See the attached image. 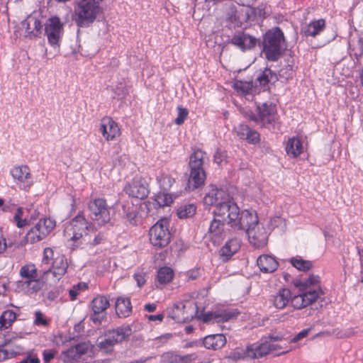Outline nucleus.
<instances>
[{"label": "nucleus", "mask_w": 363, "mask_h": 363, "mask_svg": "<svg viewBox=\"0 0 363 363\" xmlns=\"http://www.w3.org/2000/svg\"><path fill=\"white\" fill-rule=\"evenodd\" d=\"M291 299V291L286 287H281L269 298V303L277 310L285 308Z\"/></svg>", "instance_id": "4be33fe9"}, {"label": "nucleus", "mask_w": 363, "mask_h": 363, "mask_svg": "<svg viewBox=\"0 0 363 363\" xmlns=\"http://www.w3.org/2000/svg\"><path fill=\"white\" fill-rule=\"evenodd\" d=\"M298 291L302 293L308 306L316 302L320 298V296L324 294L322 288L309 289Z\"/></svg>", "instance_id": "58836bf2"}, {"label": "nucleus", "mask_w": 363, "mask_h": 363, "mask_svg": "<svg viewBox=\"0 0 363 363\" xmlns=\"http://www.w3.org/2000/svg\"><path fill=\"white\" fill-rule=\"evenodd\" d=\"M68 266L65 256L57 255L54 258L51 267L42 274L43 281L49 285L56 284L66 274Z\"/></svg>", "instance_id": "6e6552de"}, {"label": "nucleus", "mask_w": 363, "mask_h": 363, "mask_svg": "<svg viewBox=\"0 0 363 363\" xmlns=\"http://www.w3.org/2000/svg\"><path fill=\"white\" fill-rule=\"evenodd\" d=\"M289 303L296 310H301L308 306L301 292L298 295H291V299Z\"/></svg>", "instance_id": "3c124183"}, {"label": "nucleus", "mask_w": 363, "mask_h": 363, "mask_svg": "<svg viewBox=\"0 0 363 363\" xmlns=\"http://www.w3.org/2000/svg\"><path fill=\"white\" fill-rule=\"evenodd\" d=\"M169 220L167 218L160 219L149 230V240L156 248L166 247L170 242Z\"/></svg>", "instance_id": "20e7f679"}, {"label": "nucleus", "mask_w": 363, "mask_h": 363, "mask_svg": "<svg viewBox=\"0 0 363 363\" xmlns=\"http://www.w3.org/2000/svg\"><path fill=\"white\" fill-rule=\"evenodd\" d=\"M11 174L21 189L28 191L33 184L30 170L27 165L14 167Z\"/></svg>", "instance_id": "f3484780"}, {"label": "nucleus", "mask_w": 363, "mask_h": 363, "mask_svg": "<svg viewBox=\"0 0 363 363\" xmlns=\"http://www.w3.org/2000/svg\"><path fill=\"white\" fill-rule=\"evenodd\" d=\"M132 304L128 297L121 296L116 299L115 309L119 318H127L132 313Z\"/></svg>", "instance_id": "473e14b6"}, {"label": "nucleus", "mask_w": 363, "mask_h": 363, "mask_svg": "<svg viewBox=\"0 0 363 363\" xmlns=\"http://www.w3.org/2000/svg\"><path fill=\"white\" fill-rule=\"evenodd\" d=\"M116 345L127 340L132 334V328L130 325H121L116 328L109 330L106 333Z\"/></svg>", "instance_id": "a878e982"}, {"label": "nucleus", "mask_w": 363, "mask_h": 363, "mask_svg": "<svg viewBox=\"0 0 363 363\" xmlns=\"http://www.w3.org/2000/svg\"><path fill=\"white\" fill-rule=\"evenodd\" d=\"M102 0H78L74 9V19L79 27H88L101 12Z\"/></svg>", "instance_id": "f03ea898"}, {"label": "nucleus", "mask_w": 363, "mask_h": 363, "mask_svg": "<svg viewBox=\"0 0 363 363\" xmlns=\"http://www.w3.org/2000/svg\"><path fill=\"white\" fill-rule=\"evenodd\" d=\"M33 325L41 328H48L51 322V319L48 318L46 315L41 311L38 310L34 312Z\"/></svg>", "instance_id": "37998d69"}, {"label": "nucleus", "mask_w": 363, "mask_h": 363, "mask_svg": "<svg viewBox=\"0 0 363 363\" xmlns=\"http://www.w3.org/2000/svg\"><path fill=\"white\" fill-rule=\"evenodd\" d=\"M23 26L26 28V33L29 36H38L42 31L41 21L34 16H28L23 22Z\"/></svg>", "instance_id": "f704fd0d"}, {"label": "nucleus", "mask_w": 363, "mask_h": 363, "mask_svg": "<svg viewBox=\"0 0 363 363\" xmlns=\"http://www.w3.org/2000/svg\"><path fill=\"white\" fill-rule=\"evenodd\" d=\"M230 358L235 361L259 358L257 343L249 345L246 347H236L230 353Z\"/></svg>", "instance_id": "5701e85b"}, {"label": "nucleus", "mask_w": 363, "mask_h": 363, "mask_svg": "<svg viewBox=\"0 0 363 363\" xmlns=\"http://www.w3.org/2000/svg\"><path fill=\"white\" fill-rule=\"evenodd\" d=\"M257 115L252 114L250 120L261 127L267 128L274 125L278 118L276 105L272 103H264L257 107Z\"/></svg>", "instance_id": "9b49d317"}, {"label": "nucleus", "mask_w": 363, "mask_h": 363, "mask_svg": "<svg viewBox=\"0 0 363 363\" xmlns=\"http://www.w3.org/2000/svg\"><path fill=\"white\" fill-rule=\"evenodd\" d=\"M261 225L259 223V219L255 211L244 210L240 211L236 226L234 230H247L251 227H257Z\"/></svg>", "instance_id": "6ab92c4d"}, {"label": "nucleus", "mask_w": 363, "mask_h": 363, "mask_svg": "<svg viewBox=\"0 0 363 363\" xmlns=\"http://www.w3.org/2000/svg\"><path fill=\"white\" fill-rule=\"evenodd\" d=\"M174 276V272L171 267H162L157 272L156 281L160 284H167L172 281Z\"/></svg>", "instance_id": "ea45409f"}, {"label": "nucleus", "mask_w": 363, "mask_h": 363, "mask_svg": "<svg viewBox=\"0 0 363 363\" xmlns=\"http://www.w3.org/2000/svg\"><path fill=\"white\" fill-rule=\"evenodd\" d=\"M184 308L185 306L184 305L182 306L174 305L172 309L171 317L177 322H185L188 319V317L184 313L183 311Z\"/></svg>", "instance_id": "09e8293b"}, {"label": "nucleus", "mask_w": 363, "mask_h": 363, "mask_svg": "<svg viewBox=\"0 0 363 363\" xmlns=\"http://www.w3.org/2000/svg\"><path fill=\"white\" fill-rule=\"evenodd\" d=\"M282 337L278 335H269L264 339H262L259 342H257L259 358L269 354H274L277 356H279L291 351L293 349L289 344L277 342L279 341L282 342Z\"/></svg>", "instance_id": "423d86ee"}, {"label": "nucleus", "mask_w": 363, "mask_h": 363, "mask_svg": "<svg viewBox=\"0 0 363 363\" xmlns=\"http://www.w3.org/2000/svg\"><path fill=\"white\" fill-rule=\"evenodd\" d=\"M91 306L95 315L100 314L109 307V300L106 296L99 295L92 300Z\"/></svg>", "instance_id": "e433bc0d"}, {"label": "nucleus", "mask_w": 363, "mask_h": 363, "mask_svg": "<svg viewBox=\"0 0 363 363\" xmlns=\"http://www.w3.org/2000/svg\"><path fill=\"white\" fill-rule=\"evenodd\" d=\"M155 201L159 207L170 206L173 202V198L171 194L160 191L155 195Z\"/></svg>", "instance_id": "a18cd8bd"}, {"label": "nucleus", "mask_w": 363, "mask_h": 363, "mask_svg": "<svg viewBox=\"0 0 363 363\" xmlns=\"http://www.w3.org/2000/svg\"><path fill=\"white\" fill-rule=\"evenodd\" d=\"M23 213V208L21 207H18L16 210V212L13 216V220L16 222V226L18 228H23L27 225L28 222L26 219H23L22 216Z\"/></svg>", "instance_id": "bf43d9fd"}, {"label": "nucleus", "mask_w": 363, "mask_h": 363, "mask_svg": "<svg viewBox=\"0 0 363 363\" xmlns=\"http://www.w3.org/2000/svg\"><path fill=\"white\" fill-rule=\"evenodd\" d=\"M18 274L21 279L16 281V288L18 291L28 296L39 292L43 289V284L45 283L42 276L39 277L36 265L32 262L21 266Z\"/></svg>", "instance_id": "f257e3e1"}, {"label": "nucleus", "mask_w": 363, "mask_h": 363, "mask_svg": "<svg viewBox=\"0 0 363 363\" xmlns=\"http://www.w3.org/2000/svg\"><path fill=\"white\" fill-rule=\"evenodd\" d=\"M88 286L86 283L80 282L72 286L69 291V295L71 301H75L80 291L87 289Z\"/></svg>", "instance_id": "5fc2aeb1"}, {"label": "nucleus", "mask_w": 363, "mask_h": 363, "mask_svg": "<svg viewBox=\"0 0 363 363\" xmlns=\"http://www.w3.org/2000/svg\"><path fill=\"white\" fill-rule=\"evenodd\" d=\"M230 43L242 51H245L255 47L257 39L245 32H238L232 37Z\"/></svg>", "instance_id": "b1692460"}, {"label": "nucleus", "mask_w": 363, "mask_h": 363, "mask_svg": "<svg viewBox=\"0 0 363 363\" xmlns=\"http://www.w3.org/2000/svg\"><path fill=\"white\" fill-rule=\"evenodd\" d=\"M115 345L116 344L113 343L106 334L104 335V338L98 343L99 350L106 354H111L113 352Z\"/></svg>", "instance_id": "49530a36"}, {"label": "nucleus", "mask_w": 363, "mask_h": 363, "mask_svg": "<svg viewBox=\"0 0 363 363\" xmlns=\"http://www.w3.org/2000/svg\"><path fill=\"white\" fill-rule=\"evenodd\" d=\"M247 135H248L246 136L245 140H247L249 143L257 144L259 142L260 135L259 133L256 130L250 129Z\"/></svg>", "instance_id": "e2e57ef3"}, {"label": "nucleus", "mask_w": 363, "mask_h": 363, "mask_svg": "<svg viewBox=\"0 0 363 363\" xmlns=\"http://www.w3.org/2000/svg\"><path fill=\"white\" fill-rule=\"evenodd\" d=\"M233 89L238 95L247 96H253L256 93V87L252 81H242L235 79L233 84Z\"/></svg>", "instance_id": "7c9ffc66"}, {"label": "nucleus", "mask_w": 363, "mask_h": 363, "mask_svg": "<svg viewBox=\"0 0 363 363\" xmlns=\"http://www.w3.org/2000/svg\"><path fill=\"white\" fill-rule=\"evenodd\" d=\"M284 33L279 27L269 30L263 36L262 52L269 61H277L281 55Z\"/></svg>", "instance_id": "7ed1b4c3"}, {"label": "nucleus", "mask_w": 363, "mask_h": 363, "mask_svg": "<svg viewBox=\"0 0 363 363\" xmlns=\"http://www.w3.org/2000/svg\"><path fill=\"white\" fill-rule=\"evenodd\" d=\"M257 264L263 273H272L279 267V262L276 258L269 255H262L257 259Z\"/></svg>", "instance_id": "cd10ccee"}, {"label": "nucleus", "mask_w": 363, "mask_h": 363, "mask_svg": "<svg viewBox=\"0 0 363 363\" xmlns=\"http://www.w3.org/2000/svg\"><path fill=\"white\" fill-rule=\"evenodd\" d=\"M99 130L108 142L116 140L121 135L118 124L110 116H104L101 118Z\"/></svg>", "instance_id": "dca6fc26"}, {"label": "nucleus", "mask_w": 363, "mask_h": 363, "mask_svg": "<svg viewBox=\"0 0 363 363\" xmlns=\"http://www.w3.org/2000/svg\"><path fill=\"white\" fill-rule=\"evenodd\" d=\"M157 181L160 189L164 191L170 189L175 182L174 178H173L169 172L165 171L160 172V175L157 177Z\"/></svg>", "instance_id": "a19ab883"}, {"label": "nucleus", "mask_w": 363, "mask_h": 363, "mask_svg": "<svg viewBox=\"0 0 363 363\" xmlns=\"http://www.w3.org/2000/svg\"><path fill=\"white\" fill-rule=\"evenodd\" d=\"M196 211V207L194 204H186L182 206L177 211V215L179 218H187L192 217Z\"/></svg>", "instance_id": "de8ad7c7"}, {"label": "nucleus", "mask_w": 363, "mask_h": 363, "mask_svg": "<svg viewBox=\"0 0 363 363\" xmlns=\"http://www.w3.org/2000/svg\"><path fill=\"white\" fill-rule=\"evenodd\" d=\"M179 354L173 352H167L160 356V363H179Z\"/></svg>", "instance_id": "864d4df0"}, {"label": "nucleus", "mask_w": 363, "mask_h": 363, "mask_svg": "<svg viewBox=\"0 0 363 363\" xmlns=\"http://www.w3.org/2000/svg\"><path fill=\"white\" fill-rule=\"evenodd\" d=\"M58 351L55 349H46L43 351V359L44 363H50L57 354Z\"/></svg>", "instance_id": "052dcab7"}, {"label": "nucleus", "mask_w": 363, "mask_h": 363, "mask_svg": "<svg viewBox=\"0 0 363 363\" xmlns=\"http://www.w3.org/2000/svg\"><path fill=\"white\" fill-rule=\"evenodd\" d=\"M55 253L52 248L46 247L43 251V261L48 263L51 259L54 260Z\"/></svg>", "instance_id": "69168bd1"}, {"label": "nucleus", "mask_w": 363, "mask_h": 363, "mask_svg": "<svg viewBox=\"0 0 363 363\" xmlns=\"http://www.w3.org/2000/svg\"><path fill=\"white\" fill-rule=\"evenodd\" d=\"M87 231L89 230L86 218L84 216L77 215L67 225L64 233L67 240L77 242L84 237L86 240L89 235Z\"/></svg>", "instance_id": "9d476101"}, {"label": "nucleus", "mask_w": 363, "mask_h": 363, "mask_svg": "<svg viewBox=\"0 0 363 363\" xmlns=\"http://www.w3.org/2000/svg\"><path fill=\"white\" fill-rule=\"evenodd\" d=\"M250 129L251 128L245 124H240L235 128L237 135L242 140H245L246 136L248 135L247 134Z\"/></svg>", "instance_id": "680f3d73"}, {"label": "nucleus", "mask_w": 363, "mask_h": 363, "mask_svg": "<svg viewBox=\"0 0 363 363\" xmlns=\"http://www.w3.org/2000/svg\"><path fill=\"white\" fill-rule=\"evenodd\" d=\"M133 279L139 288L143 287L147 281V272L144 269H138L133 274Z\"/></svg>", "instance_id": "6e6d98bb"}, {"label": "nucleus", "mask_w": 363, "mask_h": 363, "mask_svg": "<svg viewBox=\"0 0 363 363\" xmlns=\"http://www.w3.org/2000/svg\"><path fill=\"white\" fill-rule=\"evenodd\" d=\"M178 115L177 117L174 120V123L177 125H182L184 123V121L187 118L189 111L186 108H183L180 106L177 108Z\"/></svg>", "instance_id": "4d7b16f0"}, {"label": "nucleus", "mask_w": 363, "mask_h": 363, "mask_svg": "<svg viewBox=\"0 0 363 363\" xmlns=\"http://www.w3.org/2000/svg\"><path fill=\"white\" fill-rule=\"evenodd\" d=\"M290 264L299 271L307 272L313 267V262L303 259L300 256L293 257L289 259Z\"/></svg>", "instance_id": "79ce46f5"}, {"label": "nucleus", "mask_w": 363, "mask_h": 363, "mask_svg": "<svg viewBox=\"0 0 363 363\" xmlns=\"http://www.w3.org/2000/svg\"><path fill=\"white\" fill-rule=\"evenodd\" d=\"M277 77L275 73H274L270 69L265 68L262 71L257 77V82H259V86L263 90H266L269 88V83L271 81L277 80Z\"/></svg>", "instance_id": "4c0bfd02"}, {"label": "nucleus", "mask_w": 363, "mask_h": 363, "mask_svg": "<svg viewBox=\"0 0 363 363\" xmlns=\"http://www.w3.org/2000/svg\"><path fill=\"white\" fill-rule=\"evenodd\" d=\"M250 243L255 247L261 248L267 245L268 235L266 229L261 224L247 230Z\"/></svg>", "instance_id": "412c9836"}, {"label": "nucleus", "mask_w": 363, "mask_h": 363, "mask_svg": "<svg viewBox=\"0 0 363 363\" xmlns=\"http://www.w3.org/2000/svg\"><path fill=\"white\" fill-rule=\"evenodd\" d=\"M310 330H311L310 328H306V329L301 330L290 340V342H292V343L297 342L298 341L301 340V339L307 337L308 335L309 334Z\"/></svg>", "instance_id": "338daca9"}, {"label": "nucleus", "mask_w": 363, "mask_h": 363, "mask_svg": "<svg viewBox=\"0 0 363 363\" xmlns=\"http://www.w3.org/2000/svg\"><path fill=\"white\" fill-rule=\"evenodd\" d=\"M213 160L218 165L221 166L223 162L225 161V155L220 151L217 150L213 155Z\"/></svg>", "instance_id": "774afa93"}, {"label": "nucleus", "mask_w": 363, "mask_h": 363, "mask_svg": "<svg viewBox=\"0 0 363 363\" xmlns=\"http://www.w3.org/2000/svg\"><path fill=\"white\" fill-rule=\"evenodd\" d=\"M123 191L129 197L144 199L148 196L147 184L142 176L136 174L131 181L127 182Z\"/></svg>", "instance_id": "ddd939ff"}, {"label": "nucleus", "mask_w": 363, "mask_h": 363, "mask_svg": "<svg viewBox=\"0 0 363 363\" xmlns=\"http://www.w3.org/2000/svg\"><path fill=\"white\" fill-rule=\"evenodd\" d=\"M326 28V21L324 18L315 19L303 26L300 33L306 38H315L320 35Z\"/></svg>", "instance_id": "393cba45"}, {"label": "nucleus", "mask_w": 363, "mask_h": 363, "mask_svg": "<svg viewBox=\"0 0 363 363\" xmlns=\"http://www.w3.org/2000/svg\"><path fill=\"white\" fill-rule=\"evenodd\" d=\"M295 286L298 290L321 288L320 279L318 275L310 274L307 278L296 281Z\"/></svg>", "instance_id": "c9c22d12"}, {"label": "nucleus", "mask_w": 363, "mask_h": 363, "mask_svg": "<svg viewBox=\"0 0 363 363\" xmlns=\"http://www.w3.org/2000/svg\"><path fill=\"white\" fill-rule=\"evenodd\" d=\"M16 318V313L13 311H5L0 316V328H8L14 322Z\"/></svg>", "instance_id": "c03bdc74"}, {"label": "nucleus", "mask_w": 363, "mask_h": 363, "mask_svg": "<svg viewBox=\"0 0 363 363\" xmlns=\"http://www.w3.org/2000/svg\"><path fill=\"white\" fill-rule=\"evenodd\" d=\"M232 196L230 193L221 188H218L216 185H210L203 197V203L208 206H219L223 204Z\"/></svg>", "instance_id": "4468645a"}, {"label": "nucleus", "mask_w": 363, "mask_h": 363, "mask_svg": "<svg viewBox=\"0 0 363 363\" xmlns=\"http://www.w3.org/2000/svg\"><path fill=\"white\" fill-rule=\"evenodd\" d=\"M303 143L298 137H292L288 139L285 150L286 155L291 158H297L303 152Z\"/></svg>", "instance_id": "c756f323"}, {"label": "nucleus", "mask_w": 363, "mask_h": 363, "mask_svg": "<svg viewBox=\"0 0 363 363\" xmlns=\"http://www.w3.org/2000/svg\"><path fill=\"white\" fill-rule=\"evenodd\" d=\"M24 348L18 343L17 339H7L0 335V362L23 353Z\"/></svg>", "instance_id": "2eb2a0df"}, {"label": "nucleus", "mask_w": 363, "mask_h": 363, "mask_svg": "<svg viewBox=\"0 0 363 363\" xmlns=\"http://www.w3.org/2000/svg\"><path fill=\"white\" fill-rule=\"evenodd\" d=\"M113 91L118 99H123L128 94V89L124 80L119 82Z\"/></svg>", "instance_id": "603ef678"}, {"label": "nucleus", "mask_w": 363, "mask_h": 363, "mask_svg": "<svg viewBox=\"0 0 363 363\" xmlns=\"http://www.w3.org/2000/svg\"><path fill=\"white\" fill-rule=\"evenodd\" d=\"M207 159L206 152L199 148H193L189 157V169H204L205 161Z\"/></svg>", "instance_id": "2f4dec72"}, {"label": "nucleus", "mask_w": 363, "mask_h": 363, "mask_svg": "<svg viewBox=\"0 0 363 363\" xmlns=\"http://www.w3.org/2000/svg\"><path fill=\"white\" fill-rule=\"evenodd\" d=\"M56 222L50 218H40L26 233L25 240L34 244L45 239L55 229Z\"/></svg>", "instance_id": "0eeeda50"}, {"label": "nucleus", "mask_w": 363, "mask_h": 363, "mask_svg": "<svg viewBox=\"0 0 363 363\" xmlns=\"http://www.w3.org/2000/svg\"><path fill=\"white\" fill-rule=\"evenodd\" d=\"M241 241L238 238H232L228 240L219 251L223 260L227 261L235 254L240 248Z\"/></svg>", "instance_id": "c85d7f7f"}, {"label": "nucleus", "mask_w": 363, "mask_h": 363, "mask_svg": "<svg viewBox=\"0 0 363 363\" xmlns=\"http://www.w3.org/2000/svg\"><path fill=\"white\" fill-rule=\"evenodd\" d=\"M201 275L200 268L196 267L186 272V276L188 280H195Z\"/></svg>", "instance_id": "0e129e2a"}, {"label": "nucleus", "mask_w": 363, "mask_h": 363, "mask_svg": "<svg viewBox=\"0 0 363 363\" xmlns=\"http://www.w3.org/2000/svg\"><path fill=\"white\" fill-rule=\"evenodd\" d=\"M89 216L98 225L102 226L111 221L110 208L104 198H94L87 203Z\"/></svg>", "instance_id": "39448f33"}, {"label": "nucleus", "mask_w": 363, "mask_h": 363, "mask_svg": "<svg viewBox=\"0 0 363 363\" xmlns=\"http://www.w3.org/2000/svg\"><path fill=\"white\" fill-rule=\"evenodd\" d=\"M62 360L65 363H74L80 358L77 352L74 350V347H71L67 350L62 353Z\"/></svg>", "instance_id": "8fccbe9b"}, {"label": "nucleus", "mask_w": 363, "mask_h": 363, "mask_svg": "<svg viewBox=\"0 0 363 363\" xmlns=\"http://www.w3.org/2000/svg\"><path fill=\"white\" fill-rule=\"evenodd\" d=\"M40 360L37 353L33 350H30L26 352L25 358L21 359L19 363H40Z\"/></svg>", "instance_id": "13d9d810"}, {"label": "nucleus", "mask_w": 363, "mask_h": 363, "mask_svg": "<svg viewBox=\"0 0 363 363\" xmlns=\"http://www.w3.org/2000/svg\"><path fill=\"white\" fill-rule=\"evenodd\" d=\"M239 314L236 310L224 309L203 314V321L205 323H223L236 318Z\"/></svg>", "instance_id": "aec40b11"}, {"label": "nucleus", "mask_w": 363, "mask_h": 363, "mask_svg": "<svg viewBox=\"0 0 363 363\" xmlns=\"http://www.w3.org/2000/svg\"><path fill=\"white\" fill-rule=\"evenodd\" d=\"M64 33V24L59 17L54 16L49 18L45 23V34L52 47H60V40Z\"/></svg>", "instance_id": "f8f14e48"}, {"label": "nucleus", "mask_w": 363, "mask_h": 363, "mask_svg": "<svg viewBox=\"0 0 363 363\" xmlns=\"http://www.w3.org/2000/svg\"><path fill=\"white\" fill-rule=\"evenodd\" d=\"M189 177L186 188L190 190H195L204 185L206 179L205 169H189Z\"/></svg>", "instance_id": "bb28decb"}, {"label": "nucleus", "mask_w": 363, "mask_h": 363, "mask_svg": "<svg viewBox=\"0 0 363 363\" xmlns=\"http://www.w3.org/2000/svg\"><path fill=\"white\" fill-rule=\"evenodd\" d=\"M213 213L214 217L222 218L223 221H226L227 224L233 230H235L240 210L238 204L231 197L223 204L217 206V208L213 210Z\"/></svg>", "instance_id": "1a4fd4ad"}, {"label": "nucleus", "mask_w": 363, "mask_h": 363, "mask_svg": "<svg viewBox=\"0 0 363 363\" xmlns=\"http://www.w3.org/2000/svg\"><path fill=\"white\" fill-rule=\"evenodd\" d=\"M206 237L214 245H219L225 238V223L218 217L211 221Z\"/></svg>", "instance_id": "a211bd4d"}, {"label": "nucleus", "mask_w": 363, "mask_h": 363, "mask_svg": "<svg viewBox=\"0 0 363 363\" xmlns=\"http://www.w3.org/2000/svg\"><path fill=\"white\" fill-rule=\"evenodd\" d=\"M203 343L206 348L217 350L226 344V337L223 334L209 335L204 337Z\"/></svg>", "instance_id": "72a5a7b5"}]
</instances>
